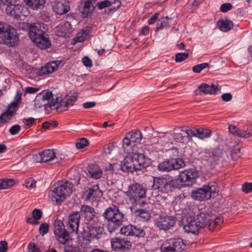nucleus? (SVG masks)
<instances>
[{
    "instance_id": "f257e3e1",
    "label": "nucleus",
    "mask_w": 252,
    "mask_h": 252,
    "mask_svg": "<svg viewBox=\"0 0 252 252\" xmlns=\"http://www.w3.org/2000/svg\"><path fill=\"white\" fill-rule=\"evenodd\" d=\"M150 159L143 154L132 153L125 158L121 164V169L126 172H133L148 167Z\"/></svg>"
},
{
    "instance_id": "f03ea898",
    "label": "nucleus",
    "mask_w": 252,
    "mask_h": 252,
    "mask_svg": "<svg viewBox=\"0 0 252 252\" xmlns=\"http://www.w3.org/2000/svg\"><path fill=\"white\" fill-rule=\"evenodd\" d=\"M73 184L68 181H61L52 187L49 193L52 200L56 205H60L73 191Z\"/></svg>"
},
{
    "instance_id": "7ed1b4c3",
    "label": "nucleus",
    "mask_w": 252,
    "mask_h": 252,
    "mask_svg": "<svg viewBox=\"0 0 252 252\" xmlns=\"http://www.w3.org/2000/svg\"><path fill=\"white\" fill-rule=\"evenodd\" d=\"M102 216L107 221V228L110 233L115 232L123 224L124 215L116 206L106 208Z\"/></svg>"
},
{
    "instance_id": "20e7f679",
    "label": "nucleus",
    "mask_w": 252,
    "mask_h": 252,
    "mask_svg": "<svg viewBox=\"0 0 252 252\" xmlns=\"http://www.w3.org/2000/svg\"><path fill=\"white\" fill-rule=\"evenodd\" d=\"M196 219L199 225L203 228L207 227L211 231L219 229L223 222L221 217L214 215L212 211L209 209L197 215Z\"/></svg>"
},
{
    "instance_id": "39448f33",
    "label": "nucleus",
    "mask_w": 252,
    "mask_h": 252,
    "mask_svg": "<svg viewBox=\"0 0 252 252\" xmlns=\"http://www.w3.org/2000/svg\"><path fill=\"white\" fill-rule=\"evenodd\" d=\"M146 191L147 189L142 185L134 183L128 186L125 194L133 206L141 207L147 205L145 201Z\"/></svg>"
},
{
    "instance_id": "423d86ee",
    "label": "nucleus",
    "mask_w": 252,
    "mask_h": 252,
    "mask_svg": "<svg viewBox=\"0 0 252 252\" xmlns=\"http://www.w3.org/2000/svg\"><path fill=\"white\" fill-rule=\"evenodd\" d=\"M152 189L158 192L168 193L178 187L177 181L170 175L153 177Z\"/></svg>"
},
{
    "instance_id": "0eeeda50",
    "label": "nucleus",
    "mask_w": 252,
    "mask_h": 252,
    "mask_svg": "<svg viewBox=\"0 0 252 252\" xmlns=\"http://www.w3.org/2000/svg\"><path fill=\"white\" fill-rule=\"evenodd\" d=\"M18 39V36L16 35L12 27L0 22V43L13 47L17 44Z\"/></svg>"
},
{
    "instance_id": "6e6552de",
    "label": "nucleus",
    "mask_w": 252,
    "mask_h": 252,
    "mask_svg": "<svg viewBox=\"0 0 252 252\" xmlns=\"http://www.w3.org/2000/svg\"><path fill=\"white\" fill-rule=\"evenodd\" d=\"M199 177L198 171L193 167L180 172L178 175V180L182 186L191 187L196 182Z\"/></svg>"
},
{
    "instance_id": "1a4fd4ad",
    "label": "nucleus",
    "mask_w": 252,
    "mask_h": 252,
    "mask_svg": "<svg viewBox=\"0 0 252 252\" xmlns=\"http://www.w3.org/2000/svg\"><path fill=\"white\" fill-rule=\"evenodd\" d=\"M142 138L141 132L137 129H134L127 133L123 140V148L130 150L132 148L141 143Z\"/></svg>"
},
{
    "instance_id": "9d476101",
    "label": "nucleus",
    "mask_w": 252,
    "mask_h": 252,
    "mask_svg": "<svg viewBox=\"0 0 252 252\" xmlns=\"http://www.w3.org/2000/svg\"><path fill=\"white\" fill-rule=\"evenodd\" d=\"M23 25L24 28L28 29L29 37L33 41L45 34V27H47L44 23L39 22L33 24L23 23Z\"/></svg>"
},
{
    "instance_id": "9b49d317",
    "label": "nucleus",
    "mask_w": 252,
    "mask_h": 252,
    "mask_svg": "<svg viewBox=\"0 0 252 252\" xmlns=\"http://www.w3.org/2000/svg\"><path fill=\"white\" fill-rule=\"evenodd\" d=\"M185 246L182 238H170L165 242L163 247L161 248V252H181Z\"/></svg>"
},
{
    "instance_id": "f8f14e48",
    "label": "nucleus",
    "mask_w": 252,
    "mask_h": 252,
    "mask_svg": "<svg viewBox=\"0 0 252 252\" xmlns=\"http://www.w3.org/2000/svg\"><path fill=\"white\" fill-rule=\"evenodd\" d=\"M182 162L180 159L169 158L159 162L158 166V169L159 171L165 172L179 170L184 167L182 166Z\"/></svg>"
},
{
    "instance_id": "ddd939ff",
    "label": "nucleus",
    "mask_w": 252,
    "mask_h": 252,
    "mask_svg": "<svg viewBox=\"0 0 252 252\" xmlns=\"http://www.w3.org/2000/svg\"><path fill=\"white\" fill-rule=\"evenodd\" d=\"M54 234L58 242L64 246L72 241L69 233L65 229L62 222H59V224L55 225Z\"/></svg>"
},
{
    "instance_id": "4468645a",
    "label": "nucleus",
    "mask_w": 252,
    "mask_h": 252,
    "mask_svg": "<svg viewBox=\"0 0 252 252\" xmlns=\"http://www.w3.org/2000/svg\"><path fill=\"white\" fill-rule=\"evenodd\" d=\"M176 221V218L173 216H159L155 221V225L159 230L166 231L173 227Z\"/></svg>"
},
{
    "instance_id": "2eb2a0df",
    "label": "nucleus",
    "mask_w": 252,
    "mask_h": 252,
    "mask_svg": "<svg viewBox=\"0 0 252 252\" xmlns=\"http://www.w3.org/2000/svg\"><path fill=\"white\" fill-rule=\"evenodd\" d=\"M111 244L112 249L117 252H127L130 250L131 247L130 241L117 237L111 239Z\"/></svg>"
},
{
    "instance_id": "dca6fc26",
    "label": "nucleus",
    "mask_w": 252,
    "mask_h": 252,
    "mask_svg": "<svg viewBox=\"0 0 252 252\" xmlns=\"http://www.w3.org/2000/svg\"><path fill=\"white\" fill-rule=\"evenodd\" d=\"M212 192L211 187L204 185L202 188L193 190L191 191V197L195 200L204 201L211 197Z\"/></svg>"
},
{
    "instance_id": "f3484780",
    "label": "nucleus",
    "mask_w": 252,
    "mask_h": 252,
    "mask_svg": "<svg viewBox=\"0 0 252 252\" xmlns=\"http://www.w3.org/2000/svg\"><path fill=\"white\" fill-rule=\"evenodd\" d=\"M18 1H0L3 4L7 5L6 11L7 13L15 17H20L21 15H23L22 11L24 6L22 4L17 3Z\"/></svg>"
},
{
    "instance_id": "a211bd4d",
    "label": "nucleus",
    "mask_w": 252,
    "mask_h": 252,
    "mask_svg": "<svg viewBox=\"0 0 252 252\" xmlns=\"http://www.w3.org/2000/svg\"><path fill=\"white\" fill-rule=\"evenodd\" d=\"M81 215L79 212L74 211L68 217L67 228L71 232L77 233L80 223Z\"/></svg>"
},
{
    "instance_id": "6ab92c4d",
    "label": "nucleus",
    "mask_w": 252,
    "mask_h": 252,
    "mask_svg": "<svg viewBox=\"0 0 252 252\" xmlns=\"http://www.w3.org/2000/svg\"><path fill=\"white\" fill-rule=\"evenodd\" d=\"M101 194L98 185H94L86 190L84 193V195L86 196L87 200L94 201L99 199Z\"/></svg>"
},
{
    "instance_id": "aec40b11",
    "label": "nucleus",
    "mask_w": 252,
    "mask_h": 252,
    "mask_svg": "<svg viewBox=\"0 0 252 252\" xmlns=\"http://www.w3.org/2000/svg\"><path fill=\"white\" fill-rule=\"evenodd\" d=\"M131 211L134 215L136 220L140 221H147L150 220L151 214L146 210V208H138L137 207L133 206Z\"/></svg>"
},
{
    "instance_id": "412c9836",
    "label": "nucleus",
    "mask_w": 252,
    "mask_h": 252,
    "mask_svg": "<svg viewBox=\"0 0 252 252\" xmlns=\"http://www.w3.org/2000/svg\"><path fill=\"white\" fill-rule=\"evenodd\" d=\"M60 63L61 62L59 61H54L46 63L43 66L41 67L38 73V75L41 76L53 73L58 68Z\"/></svg>"
},
{
    "instance_id": "4be33fe9",
    "label": "nucleus",
    "mask_w": 252,
    "mask_h": 252,
    "mask_svg": "<svg viewBox=\"0 0 252 252\" xmlns=\"http://www.w3.org/2000/svg\"><path fill=\"white\" fill-rule=\"evenodd\" d=\"M80 215L85 218L87 220H91L95 216L94 209L87 205H82L81 207Z\"/></svg>"
},
{
    "instance_id": "5701e85b",
    "label": "nucleus",
    "mask_w": 252,
    "mask_h": 252,
    "mask_svg": "<svg viewBox=\"0 0 252 252\" xmlns=\"http://www.w3.org/2000/svg\"><path fill=\"white\" fill-rule=\"evenodd\" d=\"M54 11L57 14L63 15L70 10L69 1H58L53 7Z\"/></svg>"
},
{
    "instance_id": "b1692460",
    "label": "nucleus",
    "mask_w": 252,
    "mask_h": 252,
    "mask_svg": "<svg viewBox=\"0 0 252 252\" xmlns=\"http://www.w3.org/2000/svg\"><path fill=\"white\" fill-rule=\"evenodd\" d=\"M87 170L90 178L94 179H100L102 175V171L96 164H91L87 167Z\"/></svg>"
},
{
    "instance_id": "393cba45",
    "label": "nucleus",
    "mask_w": 252,
    "mask_h": 252,
    "mask_svg": "<svg viewBox=\"0 0 252 252\" xmlns=\"http://www.w3.org/2000/svg\"><path fill=\"white\" fill-rule=\"evenodd\" d=\"M197 221L196 219L190 220L187 224L185 225L184 226L185 231L195 234H198L199 229L203 228V227L199 225V223Z\"/></svg>"
},
{
    "instance_id": "a878e982",
    "label": "nucleus",
    "mask_w": 252,
    "mask_h": 252,
    "mask_svg": "<svg viewBox=\"0 0 252 252\" xmlns=\"http://www.w3.org/2000/svg\"><path fill=\"white\" fill-rule=\"evenodd\" d=\"M217 25L220 30L223 32H228L234 27L232 21L228 19L219 20L217 22Z\"/></svg>"
},
{
    "instance_id": "bb28decb",
    "label": "nucleus",
    "mask_w": 252,
    "mask_h": 252,
    "mask_svg": "<svg viewBox=\"0 0 252 252\" xmlns=\"http://www.w3.org/2000/svg\"><path fill=\"white\" fill-rule=\"evenodd\" d=\"M208 158L207 160L212 164H216L221 157V153L219 149H213L208 153Z\"/></svg>"
},
{
    "instance_id": "cd10ccee",
    "label": "nucleus",
    "mask_w": 252,
    "mask_h": 252,
    "mask_svg": "<svg viewBox=\"0 0 252 252\" xmlns=\"http://www.w3.org/2000/svg\"><path fill=\"white\" fill-rule=\"evenodd\" d=\"M87 236L91 240L94 239H98L102 234V228L100 227L90 226L88 230H85Z\"/></svg>"
},
{
    "instance_id": "c85d7f7f",
    "label": "nucleus",
    "mask_w": 252,
    "mask_h": 252,
    "mask_svg": "<svg viewBox=\"0 0 252 252\" xmlns=\"http://www.w3.org/2000/svg\"><path fill=\"white\" fill-rule=\"evenodd\" d=\"M36 40L33 42L36 45L41 49H47L51 46V43L48 37H46L44 34L40 36Z\"/></svg>"
},
{
    "instance_id": "c756f323",
    "label": "nucleus",
    "mask_w": 252,
    "mask_h": 252,
    "mask_svg": "<svg viewBox=\"0 0 252 252\" xmlns=\"http://www.w3.org/2000/svg\"><path fill=\"white\" fill-rule=\"evenodd\" d=\"M218 89V87L213 84L209 85L206 83H202L198 86V90L205 94H215Z\"/></svg>"
},
{
    "instance_id": "7c9ffc66",
    "label": "nucleus",
    "mask_w": 252,
    "mask_h": 252,
    "mask_svg": "<svg viewBox=\"0 0 252 252\" xmlns=\"http://www.w3.org/2000/svg\"><path fill=\"white\" fill-rule=\"evenodd\" d=\"M32 218H28L27 222L32 225H37L39 224L38 220L42 217V213L41 211L38 209H34L32 212Z\"/></svg>"
},
{
    "instance_id": "2f4dec72",
    "label": "nucleus",
    "mask_w": 252,
    "mask_h": 252,
    "mask_svg": "<svg viewBox=\"0 0 252 252\" xmlns=\"http://www.w3.org/2000/svg\"><path fill=\"white\" fill-rule=\"evenodd\" d=\"M91 241V239L87 236L85 230L84 231L83 233H81L77 238L78 244L84 249L87 248L88 245Z\"/></svg>"
},
{
    "instance_id": "473e14b6",
    "label": "nucleus",
    "mask_w": 252,
    "mask_h": 252,
    "mask_svg": "<svg viewBox=\"0 0 252 252\" xmlns=\"http://www.w3.org/2000/svg\"><path fill=\"white\" fill-rule=\"evenodd\" d=\"M26 5L31 7L32 9L38 10L42 9L44 6L45 1H24Z\"/></svg>"
},
{
    "instance_id": "72a5a7b5",
    "label": "nucleus",
    "mask_w": 252,
    "mask_h": 252,
    "mask_svg": "<svg viewBox=\"0 0 252 252\" xmlns=\"http://www.w3.org/2000/svg\"><path fill=\"white\" fill-rule=\"evenodd\" d=\"M42 156V161L46 162L51 161L56 158L55 153L52 150H45L41 152Z\"/></svg>"
},
{
    "instance_id": "f704fd0d",
    "label": "nucleus",
    "mask_w": 252,
    "mask_h": 252,
    "mask_svg": "<svg viewBox=\"0 0 252 252\" xmlns=\"http://www.w3.org/2000/svg\"><path fill=\"white\" fill-rule=\"evenodd\" d=\"M14 184L15 181L12 179L3 178L0 179V189L11 188Z\"/></svg>"
},
{
    "instance_id": "c9c22d12",
    "label": "nucleus",
    "mask_w": 252,
    "mask_h": 252,
    "mask_svg": "<svg viewBox=\"0 0 252 252\" xmlns=\"http://www.w3.org/2000/svg\"><path fill=\"white\" fill-rule=\"evenodd\" d=\"M78 97V93L73 92L71 94H68L65 96V101H66V105H67L69 108L73 105L74 103L77 101Z\"/></svg>"
},
{
    "instance_id": "e433bc0d",
    "label": "nucleus",
    "mask_w": 252,
    "mask_h": 252,
    "mask_svg": "<svg viewBox=\"0 0 252 252\" xmlns=\"http://www.w3.org/2000/svg\"><path fill=\"white\" fill-rule=\"evenodd\" d=\"M170 157L169 158H173L175 159H180L182 161V166L185 167L186 163L184 160L180 157L179 150L177 148L173 147L169 149Z\"/></svg>"
},
{
    "instance_id": "4c0bfd02",
    "label": "nucleus",
    "mask_w": 252,
    "mask_h": 252,
    "mask_svg": "<svg viewBox=\"0 0 252 252\" xmlns=\"http://www.w3.org/2000/svg\"><path fill=\"white\" fill-rule=\"evenodd\" d=\"M85 2L83 7L81 10L82 16L84 18L87 17L89 16V14L91 13L93 10L92 8V1H85Z\"/></svg>"
},
{
    "instance_id": "58836bf2",
    "label": "nucleus",
    "mask_w": 252,
    "mask_h": 252,
    "mask_svg": "<svg viewBox=\"0 0 252 252\" xmlns=\"http://www.w3.org/2000/svg\"><path fill=\"white\" fill-rule=\"evenodd\" d=\"M198 130V132L197 133V137L201 139H204L205 138L210 137L212 133V131L208 129L199 128Z\"/></svg>"
},
{
    "instance_id": "ea45409f",
    "label": "nucleus",
    "mask_w": 252,
    "mask_h": 252,
    "mask_svg": "<svg viewBox=\"0 0 252 252\" xmlns=\"http://www.w3.org/2000/svg\"><path fill=\"white\" fill-rule=\"evenodd\" d=\"M169 18L168 17H163L161 20L158 22L156 25V31H158L163 28H168L170 27L168 22Z\"/></svg>"
},
{
    "instance_id": "a19ab883",
    "label": "nucleus",
    "mask_w": 252,
    "mask_h": 252,
    "mask_svg": "<svg viewBox=\"0 0 252 252\" xmlns=\"http://www.w3.org/2000/svg\"><path fill=\"white\" fill-rule=\"evenodd\" d=\"M133 225L128 224L123 226L120 229V233L125 236H132Z\"/></svg>"
},
{
    "instance_id": "79ce46f5",
    "label": "nucleus",
    "mask_w": 252,
    "mask_h": 252,
    "mask_svg": "<svg viewBox=\"0 0 252 252\" xmlns=\"http://www.w3.org/2000/svg\"><path fill=\"white\" fill-rule=\"evenodd\" d=\"M58 104V98L56 97V98H54L53 97L51 98V101H48V103L46 104H44L45 109L47 110L48 108L52 110L56 109V106Z\"/></svg>"
},
{
    "instance_id": "37998d69",
    "label": "nucleus",
    "mask_w": 252,
    "mask_h": 252,
    "mask_svg": "<svg viewBox=\"0 0 252 252\" xmlns=\"http://www.w3.org/2000/svg\"><path fill=\"white\" fill-rule=\"evenodd\" d=\"M145 235V232L143 228L133 225L132 236L138 238H143Z\"/></svg>"
},
{
    "instance_id": "c03bdc74",
    "label": "nucleus",
    "mask_w": 252,
    "mask_h": 252,
    "mask_svg": "<svg viewBox=\"0 0 252 252\" xmlns=\"http://www.w3.org/2000/svg\"><path fill=\"white\" fill-rule=\"evenodd\" d=\"M65 97L60 100L58 99V104L56 106V110L58 111H65L68 108L67 105H66Z\"/></svg>"
},
{
    "instance_id": "a18cd8bd",
    "label": "nucleus",
    "mask_w": 252,
    "mask_h": 252,
    "mask_svg": "<svg viewBox=\"0 0 252 252\" xmlns=\"http://www.w3.org/2000/svg\"><path fill=\"white\" fill-rule=\"evenodd\" d=\"M109 10L111 13H113L121 6V1H111Z\"/></svg>"
},
{
    "instance_id": "49530a36",
    "label": "nucleus",
    "mask_w": 252,
    "mask_h": 252,
    "mask_svg": "<svg viewBox=\"0 0 252 252\" xmlns=\"http://www.w3.org/2000/svg\"><path fill=\"white\" fill-rule=\"evenodd\" d=\"M63 252H81V250L78 246L68 244L64 246Z\"/></svg>"
},
{
    "instance_id": "de8ad7c7",
    "label": "nucleus",
    "mask_w": 252,
    "mask_h": 252,
    "mask_svg": "<svg viewBox=\"0 0 252 252\" xmlns=\"http://www.w3.org/2000/svg\"><path fill=\"white\" fill-rule=\"evenodd\" d=\"M49 230V225L47 222L40 224L39 227V233L41 236H44L47 234Z\"/></svg>"
},
{
    "instance_id": "09e8293b",
    "label": "nucleus",
    "mask_w": 252,
    "mask_h": 252,
    "mask_svg": "<svg viewBox=\"0 0 252 252\" xmlns=\"http://www.w3.org/2000/svg\"><path fill=\"white\" fill-rule=\"evenodd\" d=\"M173 137L176 142L178 143H184L188 140V136L183 135L180 133H173Z\"/></svg>"
},
{
    "instance_id": "8fccbe9b",
    "label": "nucleus",
    "mask_w": 252,
    "mask_h": 252,
    "mask_svg": "<svg viewBox=\"0 0 252 252\" xmlns=\"http://www.w3.org/2000/svg\"><path fill=\"white\" fill-rule=\"evenodd\" d=\"M42 100H50L53 97V94L51 91L42 92L37 96Z\"/></svg>"
},
{
    "instance_id": "3c124183",
    "label": "nucleus",
    "mask_w": 252,
    "mask_h": 252,
    "mask_svg": "<svg viewBox=\"0 0 252 252\" xmlns=\"http://www.w3.org/2000/svg\"><path fill=\"white\" fill-rule=\"evenodd\" d=\"M36 180L32 178H29L25 179L24 185L25 187L29 189L35 188L36 187Z\"/></svg>"
},
{
    "instance_id": "603ef678",
    "label": "nucleus",
    "mask_w": 252,
    "mask_h": 252,
    "mask_svg": "<svg viewBox=\"0 0 252 252\" xmlns=\"http://www.w3.org/2000/svg\"><path fill=\"white\" fill-rule=\"evenodd\" d=\"M89 141L85 138H81L76 143V147L79 149H83L89 145Z\"/></svg>"
},
{
    "instance_id": "864d4df0",
    "label": "nucleus",
    "mask_w": 252,
    "mask_h": 252,
    "mask_svg": "<svg viewBox=\"0 0 252 252\" xmlns=\"http://www.w3.org/2000/svg\"><path fill=\"white\" fill-rule=\"evenodd\" d=\"M189 57V54L186 53H178L175 55V62L181 63L187 59Z\"/></svg>"
},
{
    "instance_id": "5fc2aeb1",
    "label": "nucleus",
    "mask_w": 252,
    "mask_h": 252,
    "mask_svg": "<svg viewBox=\"0 0 252 252\" xmlns=\"http://www.w3.org/2000/svg\"><path fill=\"white\" fill-rule=\"evenodd\" d=\"M24 128L28 129L31 127L35 122V119L32 117H30L27 119H25Z\"/></svg>"
},
{
    "instance_id": "6e6d98bb",
    "label": "nucleus",
    "mask_w": 252,
    "mask_h": 252,
    "mask_svg": "<svg viewBox=\"0 0 252 252\" xmlns=\"http://www.w3.org/2000/svg\"><path fill=\"white\" fill-rule=\"evenodd\" d=\"M233 7V6L230 3H223L220 7V11L221 12L225 13L230 10Z\"/></svg>"
},
{
    "instance_id": "4d7b16f0",
    "label": "nucleus",
    "mask_w": 252,
    "mask_h": 252,
    "mask_svg": "<svg viewBox=\"0 0 252 252\" xmlns=\"http://www.w3.org/2000/svg\"><path fill=\"white\" fill-rule=\"evenodd\" d=\"M242 190L245 193H249L252 191V183H245L242 185Z\"/></svg>"
},
{
    "instance_id": "13d9d810",
    "label": "nucleus",
    "mask_w": 252,
    "mask_h": 252,
    "mask_svg": "<svg viewBox=\"0 0 252 252\" xmlns=\"http://www.w3.org/2000/svg\"><path fill=\"white\" fill-rule=\"evenodd\" d=\"M29 252H41L40 250L34 243H30L28 246Z\"/></svg>"
},
{
    "instance_id": "bf43d9fd",
    "label": "nucleus",
    "mask_w": 252,
    "mask_h": 252,
    "mask_svg": "<svg viewBox=\"0 0 252 252\" xmlns=\"http://www.w3.org/2000/svg\"><path fill=\"white\" fill-rule=\"evenodd\" d=\"M201 3L200 1H193L190 4H189L188 3L186 6V8H187V7L189 5H191V8L190 9H189L188 11L189 12H192L194 10L196 9L197 7L200 5Z\"/></svg>"
},
{
    "instance_id": "052dcab7",
    "label": "nucleus",
    "mask_w": 252,
    "mask_h": 252,
    "mask_svg": "<svg viewBox=\"0 0 252 252\" xmlns=\"http://www.w3.org/2000/svg\"><path fill=\"white\" fill-rule=\"evenodd\" d=\"M21 129V126L19 125H15L11 127L9 129V133L11 135L18 134Z\"/></svg>"
},
{
    "instance_id": "680f3d73",
    "label": "nucleus",
    "mask_w": 252,
    "mask_h": 252,
    "mask_svg": "<svg viewBox=\"0 0 252 252\" xmlns=\"http://www.w3.org/2000/svg\"><path fill=\"white\" fill-rule=\"evenodd\" d=\"M240 150H233L231 153V157L233 160H236L240 157Z\"/></svg>"
},
{
    "instance_id": "e2e57ef3",
    "label": "nucleus",
    "mask_w": 252,
    "mask_h": 252,
    "mask_svg": "<svg viewBox=\"0 0 252 252\" xmlns=\"http://www.w3.org/2000/svg\"><path fill=\"white\" fill-rule=\"evenodd\" d=\"M83 64L87 67H91L93 65L92 60L88 57H84L82 59Z\"/></svg>"
},
{
    "instance_id": "0e129e2a",
    "label": "nucleus",
    "mask_w": 252,
    "mask_h": 252,
    "mask_svg": "<svg viewBox=\"0 0 252 252\" xmlns=\"http://www.w3.org/2000/svg\"><path fill=\"white\" fill-rule=\"evenodd\" d=\"M16 113L15 110H12L10 108H8V109L2 114L7 118H8V120L10 121L11 118L13 116L14 113Z\"/></svg>"
},
{
    "instance_id": "69168bd1",
    "label": "nucleus",
    "mask_w": 252,
    "mask_h": 252,
    "mask_svg": "<svg viewBox=\"0 0 252 252\" xmlns=\"http://www.w3.org/2000/svg\"><path fill=\"white\" fill-rule=\"evenodd\" d=\"M111 1H101L98 3L97 7L99 9H102L104 8L110 6V2Z\"/></svg>"
},
{
    "instance_id": "338daca9",
    "label": "nucleus",
    "mask_w": 252,
    "mask_h": 252,
    "mask_svg": "<svg viewBox=\"0 0 252 252\" xmlns=\"http://www.w3.org/2000/svg\"><path fill=\"white\" fill-rule=\"evenodd\" d=\"M198 132V130L196 128H192L191 129H189V131L188 132V139H189V137H197Z\"/></svg>"
},
{
    "instance_id": "774afa93",
    "label": "nucleus",
    "mask_w": 252,
    "mask_h": 252,
    "mask_svg": "<svg viewBox=\"0 0 252 252\" xmlns=\"http://www.w3.org/2000/svg\"><path fill=\"white\" fill-rule=\"evenodd\" d=\"M7 243L5 241L0 242V252H6L7 250Z\"/></svg>"
}]
</instances>
